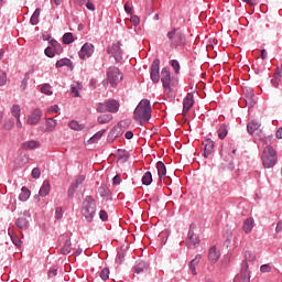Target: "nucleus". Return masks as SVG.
Here are the masks:
<instances>
[{"mask_svg":"<svg viewBox=\"0 0 282 282\" xmlns=\"http://www.w3.org/2000/svg\"><path fill=\"white\" fill-rule=\"evenodd\" d=\"M134 120L149 122L151 120V101L142 99L134 109Z\"/></svg>","mask_w":282,"mask_h":282,"instance_id":"1","label":"nucleus"},{"mask_svg":"<svg viewBox=\"0 0 282 282\" xmlns=\"http://www.w3.org/2000/svg\"><path fill=\"white\" fill-rule=\"evenodd\" d=\"M161 83L163 85L164 94L173 98L175 96V90H173V87L177 85V82L175 78L171 77V70L166 67L162 68L161 70Z\"/></svg>","mask_w":282,"mask_h":282,"instance_id":"2","label":"nucleus"},{"mask_svg":"<svg viewBox=\"0 0 282 282\" xmlns=\"http://www.w3.org/2000/svg\"><path fill=\"white\" fill-rule=\"evenodd\" d=\"M107 80L102 82V85H111V87H118L119 83H122L124 75L120 72V68L110 66L106 72Z\"/></svg>","mask_w":282,"mask_h":282,"instance_id":"3","label":"nucleus"},{"mask_svg":"<svg viewBox=\"0 0 282 282\" xmlns=\"http://www.w3.org/2000/svg\"><path fill=\"white\" fill-rule=\"evenodd\" d=\"M82 214L89 224L94 221V217H96V199L94 197L86 196L83 202Z\"/></svg>","mask_w":282,"mask_h":282,"instance_id":"4","label":"nucleus"},{"mask_svg":"<svg viewBox=\"0 0 282 282\" xmlns=\"http://www.w3.org/2000/svg\"><path fill=\"white\" fill-rule=\"evenodd\" d=\"M261 160L264 169H274L278 162L276 150L271 145H267L262 152Z\"/></svg>","mask_w":282,"mask_h":282,"instance_id":"5","label":"nucleus"},{"mask_svg":"<svg viewBox=\"0 0 282 282\" xmlns=\"http://www.w3.org/2000/svg\"><path fill=\"white\" fill-rule=\"evenodd\" d=\"M167 39L171 47H180V45H184V33H182V30L180 29H173L167 32Z\"/></svg>","mask_w":282,"mask_h":282,"instance_id":"6","label":"nucleus"},{"mask_svg":"<svg viewBox=\"0 0 282 282\" xmlns=\"http://www.w3.org/2000/svg\"><path fill=\"white\" fill-rule=\"evenodd\" d=\"M30 219H32V214L30 210L25 209L24 212L20 213L18 219H15V226L20 230H28V228H30Z\"/></svg>","mask_w":282,"mask_h":282,"instance_id":"7","label":"nucleus"},{"mask_svg":"<svg viewBox=\"0 0 282 282\" xmlns=\"http://www.w3.org/2000/svg\"><path fill=\"white\" fill-rule=\"evenodd\" d=\"M250 264L241 263L240 272L235 276L234 282H250Z\"/></svg>","mask_w":282,"mask_h":282,"instance_id":"8","label":"nucleus"},{"mask_svg":"<svg viewBox=\"0 0 282 282\" xmlns=\"http://www.w3.org/2000/svg\"><path fill=\"white\" fill-rule=\"evenodd\" d=\"M161 76L162 75H160V59L155 58L150 67V78L152 83H154V85H158V83H160Z\"/></svg>","mask_w":282,"mask_h":282,"instance_id":"9","label":"nucleus"},{"mask_svg":"<svg viewBox=\"0 0 282 282\" xmlns=\"http://www.w3.org/2000/svg\"><path fill=\"white\" fill-rule=\"evenodd\" d=\"M108 54L112 55L116 63H120L122 61V48L120 47V42L109 46L108 47Z\"/></svg>","mask_w":282,"mask_h":282,"instance_id":"10","label":"nucleus"},{"mask_svg":"<svg viewBox=\"0 0 282 282\" xmlns=\"http://www.w3.org/2000/svg\"><path fill=\"white\" fill-rule=\"evenodd\" d=\"M94 44L85 43L78 52L79 58H82V61H85V58H90V56L94 55Z\"/></svg>","mask_w":282,"mask_h":282,"instance_id":"11","label":"nucleus"},{"mask_svg":"<svg viewBox=\"0 0 282 282\" xmlns=\"http://www.w3.org/2000/svg\"><path fill=\"white\" fill-rule=\"evenodd\" d=\"M195 228V225H191L189 226V230L187 234V243H188V248H196L197 245L199 243V236H195V231H193Z\"/></svg>","mask_w":282,"mask_h":282,"instance_id":"12","label":"nucleus"},{"mask_svg":"<svg viewBox=\"0 0 282 282\" xmlns=\"http://www.w3.org/2000/svg\"><path fill=\"white\" fill-rule=\"evenodd\" d=\"M41 118H43V111L36 108L32 111L31 115L28 116L26 124H39V122H41Z\"/></svg>","mask_w":282,"mask_h":282,"instance_id":"13","label":"nucleus"},{"mask_svg":"<svg viewBox=\"0 0 282 282\" xmlns=\"http://www.w3.org/2000/svg\"><path fill=\"white\" fill-rule=\"evenodd\" d=\"M203 158H210V155H213V152L215 151V141H213L212 139H205L203 141Z\"/></svg>","mask_w":282,"mask_h":282,"instance_id":"14","label":"nucleus"},{"mask_svg":"<svg viewBox=\"0 0 282 282\" xmlns=\"http://www.w3.org/2000/svg\"><path fill=\"white\" fill-rule=\"evenodd\" d=\"M246 95V105L250 108L254 107L257 105V101H254V90L252 88H246L245 90Z\"/></svg>","mask_w":282,"mask_h":282,"instance_id":"15","label":"nucleus"},{"mask_svg":"<svg viewBox=\"0 0 282 282\" xmlns=\"http://www.w3.org/2000/svg\"><path fill=\"white\" fill-rule=\"evenodd\" d=\"M149 270V263L145 261H137L135 265L133 267V272L135 274H142Z\"/></svg>","mask_w":282,"mask_h":282,"instance_id":"16","label":"nucleus"},{"mask_svg":"<svg viewBox=\"0 0 282 282\" xmlns=\"http://www.w3.org/2000/svg\"><path fill=\"white\" fill-rule=\"evenodd\" d=\"M219 257H221V253L217 250L216 246H213L208 252V260L210 263H217V261H219Z\"/></svg>","mask_w":282,"mask_h":282,"instance_id":"17","label":"nucleus"},{"mask_svg":"<svg viewBox=\"0 0 282 282\" xmlns=\"http://www.w3.org/2000/svg\"><path fill=\"white\" fill-rule=\"evenodd\" d=\"M107 111L110 113H117L118 109H120V104L116 101V99H110L106 101Z\"/></svg>","mask_w":282,"mask_h":282,"instance_id":"18","label":"nucleus"},{"mask_svg":"<svg viewBox=\"0 0 282 282\" xmlns=\"http://www.w3.org/2000/svg\"><path fill=\"white\" fill-rule=\"evenodd\" d=\"M193 105H195V99H193V95L187 94L183 101V111H191Z\"/></svg>","mask_w":282,"mask_h":282,"instance_id":"19","label":"nucleus"},{"mask_svg":"<svg viewBox=\"0 0 282 282\" xmlns=\"http://www.w3.org/2000/svg\"><path fill=\"white\" fill-rule=\"evenodd\" d=\"M39 147H41V143L34 140L22 143V149L24 151H33V149H39Z\"/></svg>","mask_w":282,"mask_h":282,"instance_id":"20","label":"nucleus"},{"mask_svg":"<svg viewBox=\"0 0 282 282\" xmlns=\"http://www.w3.org/2000/svg\"><path fill=\"white\" fill-rule=\"evenodd\" d=\"M52 189V186L50 185V181L45 180L40 188V195L41 197H47L50 195V191Z\"/></svg>","mask_w":282,"mask_h":282,"instance_id":"21","label":"nucleus"},{"mask_svg":"<svg viewBox=\"0 0 282 282\" xmlns=\"http://www.w3.org/2000/svg\"><path fill=\"white\" fill-rule=\"evenodd\" d=\"M252 228H254V219L247 218L242 226V229L245 230L246 235H250V232H252Z\"/></svg>","mask_w":282,"mask_h":282,"instance_id":"22","label":"nucleus"},{"mask_svg":"<svg viewBox=\"0 0 282 282\" xmlns=\"http://www.w3.org/2000/svg\"><path fill=\"white\" fill-rule=\"evenodd\" d=\"M260 128L261 123H259L257 120H253L247 124V131L250 133V135H252L254 131H259Z\"/></svg>","mask_w":282,"mask_h":282,"instance_id":"23","label":"nucleus"},{"mask_svg":"<svg viewBox=\"0 0 282 282\" xmlns=\"http://www.w3.org/2000/svg\"><path fill=\"white\" fill-rule=\"evenodd\" d=\"M199 261H202V254H196L195 259H193L189 264H188V268L192 272V274H197V270L195 269L196 265L199 263Z\"/></svg>","mask_w":282,"mask_h":282,"instance_id":"24","label":"nucleus"},{"mask_svg":"<svg viewBox=\"0 0 282 282\" xmlns=\"http://www.w3.org/2000/svg\"><path fill=\"white\" fill-rule=\"evenodd\" d=\"M156 171H158L159 180H162V177L166 175V165L164 164V162L159 161L156 163Z\"/></svg>","mask_w":282,"mask_h":282,"instance_id":"25","label":"nucleus"},{"mask_svg":"<svg viewBox=\"0 0 282 282\" xmlns=\"http://www.w3.org/2000/svg\"><path fill=\"white\" fill-rule=\"evenodd\" d=\"M117 159L121 164L129 160V152L127 150H118Z\"/></svg>","mask_w":282,"mask_h":282,"instance_id":"26","label":"nucleus"},{"mask_svg":"<svg viewBox=\"0 0 282 282\" xmlns=\"http://www.w3.org/2000/svg\"><path fill=\"white\" fill-rule=\"evenodd\" d=\"M141 181L143 186H151L153 183V174H151V172H145Z\"/></svg>","mask_w":282,"mask_h":282,"instance_id":"27","label":"nucleus"},{"mask_svg":"<svg viewBox=\"0 0 282 282\" xmlns=\"http://www.w3.org/2000/svg\"><path fill=\"white\" fill-rule=\"evenodd\" d=\"M256 260L257 256L252 251H245V260L242 261V263H246L248 265V263H253V261Z\"/></svg>","mask_w":282,"mask_h":282,"instance_id":"28","label":"nucleus"},{"mask_svg":"<svg viewBox=\"0 0 282 282\" xmlns=\"http://www.w3.org/2000/svg\"><path fill=\"white\" fill-rule=\"evenodd\" d=\"M8 235L10 237L12 243H14L18 248L21 247V239H19L17 234H14V230L8 229Z\"/></svg>","mask_w":282,"mask_h":282,"instance_id":"29","label":"nucleus"},{"mask_svg":"<svg viewBox=\"0 0 282 282\" xmlns=\"http://www.w3.org/2000/svg\"><path fill=\"white\" fill-rule=\"evenodd\" d=\"M19 199H20V202H28V199H30V189H28V187L23 186L21 188Z\"/></svg>","mask_w":282,"mask_h":282,"instance_id":"30","label":"nucleus"},{"mask_svg":"<svg viewBox=\"0 0 282 282\" xmlns=\"http://www.w3.org/2000/svg\"><path fill=\"white\" fill-rule=\"evenodd\" d=\"M69 129H72L73 131H83V129H85V124L79 123L76 120H73L68 123Z\"/></svg>","mask_w":282,"mask_h":282,"instance_id":"31","label":"nucleus"},{"mask_svg":"<svg viewBox=\"0 0 282 282\" xmlns=\"http://www.w3.org/2000/svg\"><path fill=\"white\" fill-rule=\"evenodd\" d=\"M80 89H83V85H80L79 83L73 84L70 86V91H72V94H74V98L80 97Z\"/></svg>","mask_w":282,"mask_h":282,"instance_id":"32","label":"nucleus"},{"mask_svg":"<svg viewBox=\"0 0 282 282\" xmlns=\"http://www.w3.org/2000/svg\"><path fill=\"white\" fill-rule=\"evenodd\" d=\"M39 17H41V9H35V11L33 12L31 19H30V23L31 25H39Z\"/></svg>","mask_w":282,"mask_h":282,"instance_id":"33","label":"nucleus"},{"mask_svg":"<svg viewBox=\"0 0 282 282\" xmlns=\"http://www.w3.org/2000/svg\"><path fill=\"white\" fill-rule=\"evenodd\" d=\"M55 67L61 68V67H72V59L69 58H62L56 62Z\"/></svg>","mask_w":282,"mask_h":282,"instance_id":"34","label":"nucleus"},{"mask_svg":"<svg viewBox=\"0 0 282 282\" xmlns=\"http://www.w3.org/2000/svg\"><path fill=\"white\" fill-rule=\"evenodd\" d=\"M56 129V120L55 119H52V118H48L46 120V128H45V131L46 132H52Z\"/></svg>","mask_w":282,"mask_h":282,"instance_id":"35","label":"nucleus"},{"mask_svg":"<svg viewBox=\"0 0 282 282\" xmlns=\"http://www.w3.org/2000/svg\"><path fill=\"white\" fill-rule=\"evenodd\" d=\"M226 135H228V126L221 124L218 129V138L219 140H225Z\"/></svg>","mask_w":282,"mask_h":282,"instance_id":"36","label":"nucleus"},{"mask_svg":"<svg viewBox=\"0 0 282 282\" xmlns=\"http://www.w3.org/2000/svg\"><path fill=\"white\" fill-rule=\"evenodd\" d=\"M113 119V116L111 115H101L98 117L97 122H99V124H107V122H111V120Z\"/></svg>","mask_w":282,"mask_h":282,"instance_id":"37","label":"nucleus"},{"mask_svg":"<svg viewBox=\"0 0 282 282\" xmlns=\"http://www.w3.org/2000/svg\"><path fill=\"white\" fill-rule=\"evenodd\" d=\"M64 45H72L74 43V34L68 32L63 35Z\"/></svg>","mask_w":282,"mask_h":282,"instance_id":"38","label":"nucleus"},{"mask_svg":"<svg viewBox=\"0 0 282 282\" xmlns=\"http://www.w3.org/2000/svg\"><path fill=\"white\" fill-rule=\"evenodd\" d=\"M62 254H69L72 252V241L66 240L64 246L61 249Z\"/></svg>","mask_w":282,"mask_h":282,"instance_id":"39","label":"nucleus"},{"mask_svg":"<svg viewBox=\"0 0 282 282\" xmlns=\"http://www.w3.org/2000/svg\"><path fill=\"white\" fill-rule=\"evenodd\" d=\"M102 135H105V130H100L97 133H95L89 140L88 142L90 144H94V142H98V140H100V138H102Z\"/></svg>","mask_w":282,"mask_h":282,"instance_id":"40","label":"nucleus"},{"mask_svg":"<svg viewBox=\"0 0 282 282\" xmlns=\"http://www.w3.org/2000/svg\"><path fill=\"white\" fill-rule=\"evenodd\" d=\"M11 113L14 118H21V106L13 105L11 109Z\"/></svg>","mask_w":282,"mask_h":282,"instance_id":"41","label":"nucleus"},{"mask_svg":"<svg viewBox=\"0 0 282 282\" xmlns=\"http://www.w3.org/2000/svg\"><path fill=\"white\" fill-rule=\"evenodd\" d=\"M44 54L45 56H47L48 58H54V56H56V51L50 46H47L45 50H44Z\"/></svg>","mask_w":282,"mask_h":282,"instance_id":"42","label":"nucleus"},{"mask_svg":"<svg viewBox=\"0 0 282 282\" xmlns=\"http://www.w3.org/2000/svg\"><path fill=\"white\" fill-rule=\"evenodd\" d=\"M6 131H10L11 129L14 128V120L13 119H8L4 124H3Z\"/></svg>","mask_w":282,"mask_h":282,"instance_id":"43","label":"nucleus"},{"mask_svg":"<svg viewBox=\"0 0 282 282\" xmlns=\"http://www.w3.org/2000/svg\"><path fill=\"white\" fill-rule=\"evenodd\" d=\"M42 94H45L46 96H52V87L50 86V84H45L44 86H42Z\"/></svg>","mask_w":282,"mask_h":282,"instance_id":"44","label":"nucleus"},{"mask_svg":"<svg viewBox=\"0 0 282 282\" xmlns=\"http://www.w3.org/2000/svg\"><path fill=\"white\" fill-rule=\"evenodd\" d=\"M100 279L107 281L109 279V268H105L100 272Z\"/></svg>","mask_w":282,"mask_h":282,"instance_id":"45","label":"nucleus"},{"mask_svg":"<svg viewBox=\"0 0 282 282\" xmlns=\"http://www.w3.org/2000/svg\"><path fill=\"white\" fill-rule=\"evenodd\" d=\"M51 45L56 52H63V47L61 46V43H58V41L52 40Z\"/></svg>","mask_w":282,"mask_h":282,"instance_id":"46","label":"nucleus"},{"mask_svg":"<svg viewBox=\"0 0 282 282\" xmlns=\"http://www.w3.org/2000/svg\"><path fill=\"white\" fill-rule=\"evenodd\" d=\"M260 272H262L263 274H265L268 272H272V265H270V264H262L260 267Z\"/></svg>","mask_w":282,"mask_h":282,"instance_id":"47","label":"nucleus"},{"mask_svg":"<svg viewBox=\"0 0 282 282\" xmlns=\"http://www.w3.org/2000/svg\"><path fill=\"white\" fill-rule=\"evenodd\" d=\"M33 180H39L41 177V169L34 167L31 173Z\"/></svg>","mask_w":282,"mask_h":282,"instance_id":"48","label":"nucleus"},{"mask_svg":"<svg viewBox=\"0 0 282 282\" xmlns=\"http://www.w3.org/2000/svg\"><path fill=\"white\" fill-rule=\"evenodd\" d=\"M97 111H98V113H105V112H107L108 110H107V102H101V104H99L98 105V107H97Z\"/></svg>","mask_w":282,"mask_h":282,"instance_id":"49","label":"nucleus"},{"mask_svg":"<svg viewBox=\"0 0 282 282\" xmlns=\"http://www.w3.org/2000/svg\"><path fill=\"white\" fill-rule=\"evenodd\" d=\"M76 188H78V185L72 184L68 188V197H74V194L76 193Z\"/></svg>","mask_w":282,"mask_h":282,"instance_id":"50","label":"nucleus"},{"mask_svg":"<svg viewBox=\"0 0 282 282\" xmlns=\"http://www.w3.org/2000/svg\"><path fill=\"white\" fill-rule=\"evenodd\" d=\"M279 83H281V77L276 74H274V78L271 79V85L273 87H279Z\"/></svg>","mask_w":282,"mask_h":282,"instance_id":"51","label":"nucleus"},{"mask_svg":"<svg viewBox=\"0 0 282 282\" xmlns=\"http://www.w3.org/2000/svg\"><path fill=\"white\" fill-rule=\"evenodd\" d=\"M6 83H8V75L6 74V72H2V74L0 75V87H3Z\"/></svg>","mask_w":282,"mask_h":282,"instance_id":"52","label":"nucleus"},{"mask_svg":"<svg viewBox=\"0 0 282 282\" xmlns=\"http://www.w3.org/2000/svg\"><path fill=\"white\" fill-rule=\"evenodd\" d=\"M172 67L176 74H180V62L177 59L172 61Z\"/></svg>","mask_w":282,"mask_h":282,"instance_id":"53","label":"nucleus"},{"mask_svg":"<svg viewBox=\"0 0 282 282\" xmlns=\"http://www.w3.org/2000/svg\"><path fill=\"white\" fill-rule=\"evenodd\" d=\"M55 219H63V207H57L55 210Z\"/></svg>","mask_w":282,"mask_h":282,"instance_id":"54","label":"nucleus"},{"mask_svg":"<svg viewBox=\"0 0 282 282\" xmlns=\"http://www.w3.org/2000/svg\"><path fill=\"white\" fill-rule=\"evenodd\" d=\"M99 218L101 219V221H107L109 219V216L107 215V212L101 209L99 212Z\"/></svg>","mask_w":282,"mask_h":282,"instance_id":"55","label":"nucleus"},{"mask_svg":"<svg viewBox=\"0 0 282 282\" xmlns=\"http://www.w3.org/2000/svg\"><path fill=\"white\" fill-rule=\"evenodd\" d=\"M116 261H117L118 263H122V261H124V253H123L122 251H119V252L117 253Z\"/></svg>","mask_w":282,"mask_h":282,"instance_id":"56","label":"nucleus"},{"mask_svg":"<svg viewBox=\"0 0 282 282\" xmlns=\"http://www.w3.org/2000/svg\"><path fill=\"white\" fill-rule=\"evenodd\" d=\"M86 8L87 10H90V12H94L96 10V6H94V2H91L90 0L87 1Z\"/></svg>","mask_w":282,"mask_h":282,"instance_id":"57","label":"nucleus"},{"mask_svg":"<svg viewBox=\"0 0 282 282\" xmlns=\"http://www.w3.org/2000/svg\"><path fill=\"white\" fill-rule=\"evenodd\" d=\"M130 21L133 25H140V18L138 15H132Z\"/></svg>","mask_w":282,"mask_h":282,"instance_id":"58","label":"nucleus"},{"mask_svg":"<svg viewBox=\"0 0 282 282\" xmlns=\"http://www.w3.org/2000/svg\"><path fill=\"white\" fill-rule=\"evenodd\" d=\"M83 182H85V175H79L74 184L78 187V185L83 184Z\"/></svg>","mask_w":282,"mask_h":282,"instance_id":"59","label":"nucleus"},{"mask_svg":"<svg viewBox=\"0 0 282 282\" xmlns=\"http://www.w3.org/2000/svg\"><path fill=\"white\" fill-rule=\"evenodd\" d=\"M121 182H122V178L120 177V175L117 174L116 176H113L112 184L118 185Z\"/></svg>","mask_w":282,"mask_h":282,"instance_id":"60","label":"nucleus"},{"mask_svg":"<svg viewBox=\"0 0 282 282\" xmlns=\"http://www.w3.org/2000/svg\"><path fill=\"white\" fill-rule=\"evenodd\" d=\"M58 110H59L58 105L51 106L48 109L51 113H58Z\"/></svg>","mask_w":282,"mask_h":282,"instance_id":"61","label":"nucleus"},{"mask_svg":"<svg viewBox=\"0 0 282 282\" xmlns=\"http://www.w3.org/2000/svg\"><path fill=\"white\" fill-rule=\"evenodd\" d=\"M126 140H133V132L132 131H127L124 134Z\"/></svg>","mask_w":282,"mask_h":282,"instance_id":"62","label":"nucleus"},{"mask_svg":"<svg viewBox=\"0 0 282 282\" xmlns=\"http://www.w3.org/2000/svg\"><path fill=\"white\" fill-rule=\"evenodd\" d=\"M275 138H278L279 140H282V127L276 130Z\"/></svg>","mask_w":282,"mask_h":282,"instance_id":"63","label":"nucleus"},{"mask_svg":"<svg viewBox=\"0 0 282 282\" xmlns=\"http://www.w3.org/2000/svg\"><path fill=\"white\" fill-rule=\"evenodd\" d=\"M282 230V220H279L275 227V232H281Z\"/></svg>","mask_w":282,"mask_h":282,"instance_id":"64","label":"nucleus"}]
</instances>
